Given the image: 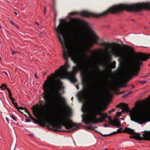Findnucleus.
I'll use <instances>...</instances> for the list:
<instances>
[{"instance_id":"0eeeda50","label":"nucleus","mask_w":150,"mask_h":150,"mask_svg":"<svg viewBox=\"0 0 150 150\" xmlns=\"http://www.w3.org/2000/svg\"><path fill=\"white\" fill-rule=\"evenodd\" d=\"M125 132L131 135L136 134L135 136H130L129 137L131 138H133L139 140H141L143 139V137L140 136L141 135L140 133H136L134 131V130L129 128L126 127L124 129Z\"/></svg>"},{"instance_id":"a19ab883","label":"nucleus","mask_w":150,"mask_h":150,"mask_svg":"<svg viewBox=\"0 0 150 150\" xmlns=\"http://www.w3.org/2000/svg\"><path fill=\"white\" fill-rule=\"evenodd\" d=\"M119 129H118L117 131H115V132H113L112 133H113V134H115V133H117V132H118L119 133H120L121 132H119Z\"/></svg>"},{"instance_id":"8fccbe9b","label":"nucleus","mask_w":150,"mask_h":150,"mask_svg":"<svg viewBox=\"0 0 150 150\" xmlns=\"http://www.w3.org/2000/svg\"><path fill=\"white\" fill-rule=\"evenodd\" d=\"M46 10V8L45 7L44 8V14H45Z\"/></svg>"},{"instance_id":"72a5a7b5","label":"nucleus","mask_w":150,"mask_h":150,"mask_svg":"<svg viewBox=\"0 0 150 150\" xmlns=\"http://www.w3.org/2000/svg\"><path fill=\"white\" fill-rule=\"evenodd\" d=\"M146 82L147 81H139V83H141L142 84H144L146 83Z\"/></svg>"},{"instance_id":"e2e57ef3","label":"nucleus","mask_w":150,"mask_h":150,"mask_svg":"<svg viewBox=\"0 0 150 150\" xmlns=\"http://www.w3.org/2000/svg\"><path fill=\"white\" fill-rule=\"evenodd\" d=\"M127 85H125V84L123 85L122 86V87H124V88L126 87H127Z\"/></svg>"},{"instance_id":"f03ea898","label":"nucleus","mask_w":150,"mask_h":150,"mask_svg":"<svg viewBox=\"0 0 150 150\" xmlns=\"http://www.w3.org/2000/svg\"><path fill=\"white\" fill-rule=\"evenodd\" d=\"M144 9L150 10V2L131 5L121 4L114 5L109 8L107 11L100 13V17L106 16L109 13H117L125 10L130 11L138 12Z\"/></svg>"},{"instance_id":"f8f14e48","label":"nucleus","mask_w":150,"mask_h":150,"mask_svg":"<svg viewBox=\"0 0 150 150\" xmlns=\"http://www.w3.org/2000/svg\"><path fill=\"white\" fill-rule=\"evenodd\" d=\"M141 109L143 113H150V102L146 104V109L144 107H142Z\"/></svg>"},{"instance_id":"bb28decb","label":"nucleus","mask_w":150,"mask_h":150,"mask_svg":"<svg viewBox=\"0 0 150 150\" xmlns=\"http://www.w3.org/2000/svg\"><path fill=\"white\" fill-rule=\"evenodd\" d=\"M91 45V43H88V42H86L85 44L86 46L87 47V48L89 49H90L89 47L90 45Z\"/></svg>"},{"instance_id":"ea45409f","label":"nucleus","mask_w":150,"mask_h":150,"mask_svg":"<svg viewBox=\"0 0 150 150\" xmlns=\"http://www.w3.org/2000/svg\"><path fill=\"white\" fill-rule=\"evenodd\" d=\"M122 105V104H121V103L120 104H119V105H117L116 106V108H120L122 106V105Z\"/></svg>"},{"instance_id":"473e14b6","label":"nucleus","mask_w":150,"mask_h":150,"mask_svg":"<svg viewBox=\"0 0 150 150\" xmlns=\"http://www.w3.org/2000/svg\"><path fill=\"white\" fill-rule=\"evenodd\" d=\"M81 22L82 23L86 25H88V23H87V22H86V21H84V20H82L81 21Z\"/></svg>"},{"instance_id":"aec40b11","label":"nucleus","mask_w":150,"mask_h":150,"mask_svg":"<svg viewBox=\"0 0 150 150\" xmlns=\"http://www.w3.org/2000/svg\"><path fill=\"white\" fill-rule=\"evenodd\" d=\"M98 75L100 76H103L104 74V71L101 69H97L96 70Z\"/></svg>"},{"instance_id":"f257e3e1","label":"nucleus","mask_w":150,"mask_h":150,"mask_svg":"<svg viewBox=\"0 0 150 150\" xmlns=\"http://www.w3.org/2000/svg\"><path fill=\"white\" fill-rule=\"evenodd\" d=\"M64 19L60 18L58 27H57L55 25V29L57 33V37L61 43L62 47L63 49V57L65 60V65L62 66L60 67V70H57L56 71L57 75L55 78L59 80L65 78V75L67 72V69L69 66L68 63L69 58H71V59L76 64V66H74L72 68L73 72L76 73L81 68V65L79 64L80 60L79 58V56L80 52V50L76 46H75L71 51H69L67 43L64 42L61 38L62 36L64 39L63 26L61 22H64Z\"/></svg>"},{"instance_id":"052dcab7","label":"nucleus","mask_w":150,"mask_h":150,"mask_svg":"<svg viewBox=\"0 0 150 150\" xmlns=\"http://www.w3.org/2000/svg\"><path fill=\"white\" fill-rule=\"evenodd\" d=\"M115 63H113V64H112V65L113 67H115Z\"/></svg>"},{"instance_id":"dca6fc26","label":"nucleus","mask_w":150,"mask_h":150,"mask_svg":"<svg viewBox=\"0 0 150 150\" xmlns=\"http://www.w3.org/2000/svg\"><path fill=\"white\" fill-rule=\"evenodd\" d=\"M52 1L54 4V6L52 8H51V11H53L54 13V19L55 20L56 18L57 12L54 6V5L55 4V0H52Z\"/></svg>"},{"instance_id":"603ef678","label":"nucleus","mask_w":150,"mask_h":150,"mask_svg":"<svg viewBox=\"0 0 150 150\" xmlns=\"http://www.w3.org/2000/svg\"><path fill=\"white\" fill-rule=\"evenodd\" d=\"M126 111L125 110H124V109H122L121 110V112H125Z\"/></svg>"},{"instance_id":"1a4fd4ad","label":"nucleus","mask_w":150,"mask_h":150,"mask_svg":"<svg viewBox=\"0 0 150 150\" xmlns=\"http://www.w3.org/2000/svg\"><path fill=\"white\" fill-rule=\"evenodd\" d=\"M51 78L49 76H47V80L45 81L43 85V87L44 89L47 91L48 87L50 85H52V83L50 81Z\"/></svg>"},{"instance_id":"09e8293b","label":"nucleus","mask_w":150,"mask_h":150,"mask_svg":"<svg viewBox=\"0 0 150 150\" xmlns=\"http://www.w3.org/2000/svg\"><path fill=\"white\" fill-rule=\"evenodd\" d=\"M12 51V54H14L16 53H18V51Z\"/></svg>"},{"instance_id":"e433bc0d","label":"nucleus","mask_w":150,"mask_h":150,"mask_svg":"<svg viewBox=\"0 0 150 150\" xmlns=\"http://www.w3.org/2000/svg\"><path fill=\"white\" fill-rule=\"evenodd\" d=\"M76 35H78L81 34L82 33L79 31H77L76 32Z\"/></svg>"},{"instance_id":"9d476101","label":"nucleus","mask_w":150,"mask_h":150,"mask_svg":"<svg viewBox=\"0 0 150 150\" xmlns=\"http://www.w3.org/2000/svg\"><path fill=\"white\" fill-rule=\"evenodd\" d=\"M130 117L131 120L135 122H137L140 124H142L144 123H146L148 122H150V120H147L146 118L144 117L142 118L141 120L137 121L135 120H134V118L132 117L131 115H130Z\"/></svg>"},{"instance_id":"c756f323","label":"nucleus","mask_w":150,"mask_h":150,"mask_svg":"<svg viewBox=\"0 0 150 150\" xmlns=\"http://www.w3.org/2000/svg\"><path fill=\"white\" fill-rule=\"evenodd\" d=\"M11 117L15 121H17V120L16 119V118L13 115H11Z\"/></svg>"},{"instance_id":"c03bdc74","label":"nucleus","mask_w":150,"mask_h":150,"mask_svg":"<svg viewBox=\"0 0 150 150\" xmlns=\"http://www.w3.org/2000/svg\"><path fill=\"white\" fill-rule=\"evenodd\" d=\"M128 96V94L127 93L126 94H125L123 95L122 97V98H125L127 96Z\"/></svg>"},{"instance_id":"393cba45","label":"nucleus","mask_w":150,"mask_h":150,"mask_svg":"<svg viewBox=\"0 0 150 150\" xmlns=\"http://www.w3.org/2000/svg\"><path fill=\"white\" fill-rule=\"evenodd\" d=\"M1 87L3 89H6L7 90H8V89H9L7 88L6 85L5 84H2V86H1Z\"/></svg>"},{"instance_id":"a211bd4d","label":"nucleus","mask_w":150,"mask_h":150,"mask_svg":"<svg viewBox=\"0 0 150 150\" xmlns=\"http://www.w3.org/2000/svg\"><path fill=\"white\" fill-rule=\"evenodd\" d=\"M78 19L77 18H72L70 19L71 24L74 25L76 26L77 24L76 21Z\"/></svg>"},{"instance_id":"338daca9","label":"nucleus","mask_w":150,"mask_h":150,"mask_svg":"<svg viewBox=\"0 0 150 150\" xmlns=\"http://www.w3.org/2000/svg\"><path fill=\"white\" fill-rule=\"evenodd\" d=\"M18 111L19 112H21V113L22 114H23V112H21V111H20V110H18Z\"/></svg>"},{"instance_id":"0e129e2a","label":"nucleus","mask_w":150,"mask_h":150,"mask_svg":"<svg viewBox=\"0 0 150 150\" xmlns=\"http://www.w3.org/2000/svg\"><path fill=\"white\" fill-rule=\"evenodd\" d=\"M132 91H130L129 92H128V93H127L128 94V95H129V94H131L132 93Z\"/></svg>"},{"instance_id":"3c124183","label":"nucleus","mask_w":150,"mask_h":150,"mask_svg":"<svg viewBox=\"0 0 150 150\" xmlns=\"http://www.w3.org/2000/svg\"><path fill=\"white\" fill-rule=\"evenodd\" d=\"M107 117L109 120H111V117L110 116H108Z\"/></svg>"},{"instance_id":"37998d69","label":"nucleus","mask_w":150,"mask_h":150,"mask_svg":"<svg viewBox=\"0 0 150 150\" xmlns=\"http://www.w3.org/2000/svg\"><path fill=\"white\" fill-rule=\"evenodd\" d=\"M11 100V101H12V103L13 102H14V101H15V100L14 99H13V98L12 97H10V98H9Z\"/></svg>"},{"instance_id":"4468645a","label":"nucleus","mask_w":150,"mask_h":150,"mask_svg":"<svg viewBox=\"0 0 150 150\" xmlns=\"http://www.w3.org/2000/svg\"><path fill=\"white\" fill-rule=\"evenodd\" d=\"M132 74V71L130 70H128L126 71L125 75V77L126 79H132V77L131 76Z\"/></svg>"},{"instance_id":"680f3d73","label":"nucleus","mask_w":150,"mask_h":150,"mask_svg":"<svg viewBox=\"0 0 150 150\" xmlns=\"http://www.w3.org/2000/svg\"><path fill=\"white\" fill-rule=\"evenodd\" d=\"M6 120L8 122V123H9V120L7 117H6Z\"/></svg>"},{"instance_id":"69168bd1","label":"nucleus","mask_w":150,"mask_h":150,"mask_svg":"<svg viewBox=\"0 0 150 150\" xmlns=\"http://www.w3.org/2000/svg\"><path fill=\"white\" fill-rule=\"evenodd\" d=\"M148 76V75H146V76H141V77H142V78H144V77H146L147 76Z\"/></svg>"},{"instance_id":"f704fd0d","label":"nucleus","mask_w":150,"mask_h":150,"mask_svg":"<svg viewBox=\"0 0 150 150\" xmlns=\"http://www.w3.org/2000/svg\"><path fill=\"white\" fill-rule=\"evenodd\" d=\"M25 107H17V110H18H18H19V109H20V110H24V108H25Z\"/></svg>"},{"instance_id":"ddd939ff","label":"nucleus","mask_w":150,"mask_h":150,"mask_svg":"<svg viewBox=\"0 0 150 150\" xmlns=\"http://www.w3.org/2000/svg\"><path fill=\"white\" fill-rule=\"evenodd\" d=\"M110 124L116 127L117 128L120 127L121 125L120 121L119 119H117L116 121L114 122L111 121L110 122Z\"/></svg>"},{"instance_id":"5701e85b","label":"nucleus","mask_w":150,"mask_h":150,"mask_svg":"<svg viewBox=\"0 0 150 150\" xmlns=\"http://www.w3.org/2000/svg\"><path fill=\"white\" fill-rule=\"evenodd\" d=\"M112 45V44H110L108 42H104L103 43H101L100 44V45L102 46L106 47L107 45Z\"/></svg>"},{"instance_id":"49530a36","label":"nucleus","mask_w":150,"mask_h":150,"mask_svg":"<svg viewBox=\"0 0 150 150\" xmlns=\"http://www.w3.org/2000/svg\"><path fill=\"white\" fill-rule=\"evenodd\" d=\"M115 110V109H112L111 110L109 111V112L111 113L112 112H114Z\"/></svg>"},{"instance_id":"7ed1b4c3","label":"nucleus","mask_w":150,"mask_h":150,"mask_svg":"<svg viewBox=\"0 0 150 150\" xmlns=\"http://www.w3.org/2000/svg\"><path fill=\"white\" fill-rule=\"evenodd\" d=\"M91 85L94 88V91H95L93 94L95 96H96V99L92 100L91 105L92 108V109L90 112L91 116L92 118L91 120H86L83 119L82 122L86 123L88 124H95L98 123V121L96 118V116L97 115H101L103 114L102 113L101 111L99 109V107L98 105V96H100L101 94L97 92V88L98 86V85L95 83H92Z\"/></svg>"},{"instance_id":"20e7f679","label":"nucleus","mask_w":150,"mask_h":150,"mask_svg":"<svg viewBox=\"0 0 150 150\" xmlns=\"http://www.w3.org/2000/svg\"><path fill=\"white\" fill-rule=\"evenodd\" d=\"M54 82L55 84L53 85L51 90L50 91V97H52L53 100L47 95L44 96L43 98L45 103L48 105H53L57 109L59 110L62 107L59 100L60 97L59 91L61 86L57 84V81H54Z\"/></svg>"},{"instance_id":"a18cd8bd","label":"nucleus","mask_w":150,"mask_h":150,"mask_svg":"<svg viewBox=\"0 0 150 150\" xmlns=\"http://www.w3.org/2000/svg\"><path fill=\"white\" fill-rule=\"evenodd\" d=\"M38 124L41 127H44V125L43 124H42L41 123H38Z\"/></svg>"},{"instance_id":"13d9d810","label":"nucleus","mask_w":150,"mask_h":150,"mask_svg":"<svg viewBox=\"0 0 150 150\" xmlns=\"http://www.w3.org/2000/svg\"><path fill=\"white\" fill-rule=\"evenodd\" d=\"M36 79H38V77L37 76V75L36 74H35L34 75Z\"/></svg>"},{"instance_id":"39448f33","label":"nucleus","mask_w":150,"mask_h":150,"mask_svg":"<svg viewBox=\"0 0 150 150\" xmlns=\"http://www.w3.org/2000/svg\"><path fill=\"white\" fill-rule=\"evenodd\" d=\"M46 123L49 125H52L53 128H56L54 131H60L65 132L66 131L63 130L62 129V126H64L65 128L69 131H72L74 129V127L77 128V127L81 124H76L72 121H68L67 119L64 117L59 118L58 120V125L56 126L54 125V122L52 120H47Z\"/></svg>"},{"instance_id":"bf43d9fd","label":"nucleus","mask_w":150,"mask_h":150,"mask_svg":"<svg viewBox=\"0 0 150 150\" xmlns=\"http://www.w3.org/2000/svg\"><path fill=\"white\" fill-rule=\"evenodd\" d=\"M112 134H113V133H111L110 134H107V136H110V135H112Z\"/></svg>"},{"instance_id":"4be33fe9","label":"nucleus","mask_w":150,"mask_h":150,"mask_svg":"<svg viewBox=\"0 0 150 150\" xmlns=\"http://www.w3.org/2000/svg\"><path fill=\"white\" fill-rule=\"evenodd\" d=\"M143 63L142 62H139V63H135L133 64V66L135 68H140V65H142Z\"/></svg>"},{"instance_id":"4d7b16f0","label":"nucleus","mask_w":150,"mask_h":150,"mask_svg":"<svg viewBox=\"0 0 150 150\" xmlns=\"http://www.w3.org/2000/svg\"><path fill=\"white\" fill-rule=\"evenodd\" d=\"M76 88H77V89H79V86L78 85H76Z\"/></svg>"},{"instance_id":"5fc2aeb1","label":"nucleus","mask_w":150,"mask_h":150,"mask_svg":"<svg viewBox=\"0 0 150 150\" xmlns=\"http://www.w3.org/2000/svg\"><path fill=\"white\" fill-rule=\"evenodd\" d=\"M109 125L108 124H105L104 125V127H108Z\"/></svg>"},{"instance_id":"6e6d98bb","label":"nucleus","mask_w":150,"mask_h":150,"mask_svg":"<svg viewBox=\"0 0 150 150\" xmlns=\"http://www.w3.org/2000/svg\"><path fill=\"white\" fill-rule=\"evenodd\" d=\"M107 108V105L103 107V108H104L103 110H104L106 109Z\"/></svg>"},{"instance_id":"774afa93","label":"nucleus","mask_w":150,"mask_h":150,"mask_svg":"<svg viewBox=\"0 0 150 150\" xmlns=\"http://www.w3.org/2000/svg\"><path fill=\"white\" fill-rule=\"evenodd\" d=\"M46 74V72H45L43 75L42 76L44 77V76Z\"/></svg>"},{"instance_id":"a878e982","label":"nucleus","mask_w":150,"mask_h":150,"mask_svg":"<svg viewBox=\"0 0 150 150\" xmlns=\"http://www.w3.org/2000/svg\"><path fill=\"white\" fill-rule=\"evenodd\" d=\"M107 59L110 62H111L112 61V57L109 54L107 55Z\"/></svg>"},{"instance_id":"2f4dec72","label":"nucleus","mask_w":150,"mask_h":150,"mask_svg":"<svg viewBox=\"0 0 150 150\" xmlns=\"http://www.w3.org/2000/svg\"><path fill=\"white\" fill-rule=\"evenodd\" d=\"M87 128L90 130H93V127L92 125L89 126Z\"/></svg>"},{"instance_id":"f3484780","label":"nucleus","mask_w":150,"mask_h":150,"mask_svg":"<svg viewBox=\"0 0 150 150\" xmlns=\"http://www.w3.org/2000/svg\"><path fill=\"white\" fill-rule=\"evenodd\" d=\"M100 116H102L101 119H97L98 123H102L103 121L105 120V119L107 117L106 115H105V113H103V114Z\"/></svg>"},{"instance_id":"b1692460","label":"nucleus","mask_w":150,"mask_h":150,"mask_svg":"<svg viewBox=\"0 0 150 150\" xmlns=\"http://www.w3.org/2000/svg\"><path fill=\"white\" fill-rule=\"evenodd\" d=\"M121 104L122 105V106L125 109H126L127 111L128 110V106L127 104L123 103H121Z\"/></svg>"},{"instance_id":"6e6552de","label":"nucleus","mask_w":150,"mask_h":150,"mask_svg":"<svg viewBox=\"0 0 150 150\" xmlns=\"http://www.w3.org/2000/svg\"><path fill=\"white\" fill-rule=\"evenodd\" d=\"M125 52L124 49L123 48H112L111 52L116 57H122Z\"/></svg>"},{"instance_id":"864d4df0","label":"nucleus","mask_w":150,"mask_h":150,"mask_svg":"<svg viewBox=\"0 0 150 150\" xmlns=\"http://www.w3.org/2000/svg\"><path fill=\"white\" fill-rule=\"evenodd\" d=\"M3 73H4L7 76H8V75L7 72L6 71H4Z\"/></svg>"},{"instance_id":"2eb2a0df","label":"nucleus","mask_w":150,"mask_h":150,"mask_svg":"<svg viewBox=\"0 0 150 150\" xmlns=\"http://www.w3.org/2000/svg\"><path fill=\"white\" fill-rule=\"evenodd\" d=\"M149 58H150V54L148 56L144 54L140 55L139 57V59L141 61H146Z\"/></svg>"},{"instance_id":"412c9836","label":"nucleus","mask_w":150,"mask_h":150,"mask_svg":"<svg viewBox=\"0 0 150 150\" xmlns=\"http://www.w3.org/2000/svg\"><path fill=\"white\" fill-rule=\"evenodd\" d=\"M102 50V49L101 48H98L95 51L93 52V54L95 56H97L99 52L101 51Z\"/></svg>"},{"instance_id":"7c9ffc66","label":"nucleus","mask_w":150,"mask_h":150,"mask_svg":"<svg viewBox=\"0 0 150 150\" xmlns=\"http://www.w3.org/2000/svg\"><path fill=\"white\" fill-rule=\"evenodd\" d=\"M12 104L14 105V106L17 109V107H18V104L16 103H15L14 102H13Z\"/></svg>"},{"instance_id":"79ce46f5","label":"nucleus","mask_w":150,"mask_h":150,"mask_svg":"<svg viewBox=\"0 0 150 150\" xmlns=\"http://www.w3.org/2000/svg\"><path fill=\"white\" fill-rule=\"evenodd\" d=\"M26 121H25L26 122H31V120L30 119L26 118Z\"/></svg>"},{"instance_id":"c85d7f7f","label":"nucleus","mask_w":150,"mask_h":150,"mask_svg":"<svg viewBox=\"0 0 150 150\" xmlns=\"http://www.w3.org/2000/svg\"><path fill=\"white\" fill-rule=\"evenodd\" d=\"M7 91H8L9 98H10V97H12V95L10 90L9 89H8V90Z\"/></svg>"},{"instance_id":"423d86ee","label":"nucleus","mask_w":150,"mask_h":150,"mask_svg":"<svg viewBox=\"0 0 150 150\" xmlns=\"http://www.w3.org/2000/svg\"><path fill=\"white\" fill-rule=\"evenodd\" d=\"M86 82V79L83 76L81 79V84L83 86L82 90L80 91L77 94V97L79 101L82 102L85 96L89 94V89L87 88H86L85 86Z\"/></svg>"},{"instance_id":"58836bf2","label":"nucleus","mask_w":150,"mask_h":150,"mask_svg":"<svg viewBox=\"0 0 150 150\" xmlns=\"http://www.w3.org/2000/svg\"><path fill=\"white\" fill-rule=\"evenodd\" d=\"M116 114L117 116H120L121 115V112H117Z\"/></svg>"},{"instance_id":"c9c22d12","label":"nucleus","mask_w":150,"mask_h":150,"mask_svg":"<svg viewBox=\"0 0 150 150\" xmlns=\"http://www.w3.org/2000/svg\"><path fill=\"white\" fill-rule=\"evenodd\" d=\"M95 131L96 132H98L99 134H101L103 136L106 137L107 136V134H103L100 132H98V131H97L96 130Z\"/></svg>"},{"instance_id":"6ab92c4d","label":"nucleus","mask_w":150,"mask_h":150,"mask_svg":"<svg viewBox=\"0 0 150 150\" xmlns=\"http://www.w3.org/2000/svg\"><path fill=\"white\" fill-rule=\"evenodd\" d=\"M92 37L93 38V40L96 43H97L98 42V39L99 37L95 34L93 33L92 35Z\"/></svg>"},{"instance_id":"9b49d317","label":"nucleus","mask_w":150,"mask_h":150,"mask_svg":"<svg viewBox=\"0 0 150 150\" xmlns=\"http://www.w3.org/2000/svg\"><path fill=\"white\" fill-rule=\"evenodd\" d=\"M68 79L71 83H74L77 81V80L76 78V76L75 74H74L71 72L69 73V75Z\"/></svg>"},{"instance_id":"cd10ccee","label":"nucleus","mask_w":150,"mask_h":150,"mask_svg":"<svg viewBox=\"0 0 150 150\" xmlns=\"http://www.w3.org/2000/svg\"><path fill=\"white\" fill-rule=\"evenodd\" d=\"M24 108V110L25 112H26L28 115L29 116H30V113L28 111V110H27V109L25 107Z\"/></svg>"},{"instance_id":"4c0bfd02","label":"nucleus","mask_w":150,"mask_h":150,"mask_svg":"<svg viewBox=\"0 0 150 150\" xmlns=\"http://www.w3.org/2000/svg\"><path fill=\"white\" fill-rule=\"evenodd\" d=\"M10 22L11 23V24L13 25H15L16 26V27H17V28H18V26L17 25H16V24H15V23L13 22L12 21H10Z\"/></svg>"},{"instance_id":"de8ad7c7","label":"nucleus","mask_w":150,"mask_h":150,"mask_svg":"<svg viewBox=\"0 0 150 150\" xmlns=\"http://www.w3.org/2000/svg\"><path fill=\"white\" fill-rule=\"evenodd\" d=\"M127 48H129L131 50H133V48L132 47H130L129 46H127Z\"/></svg>"}]
</instances>
